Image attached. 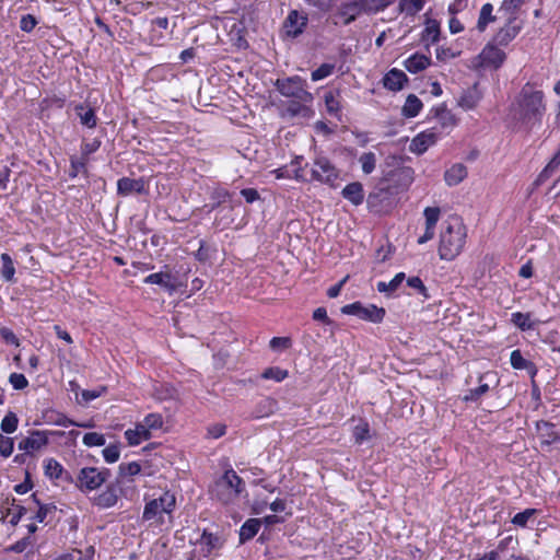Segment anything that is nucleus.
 <instances>
[{
	"label": "nucleus",
	"mask_w": 560,
	"mask_h": 560,
	"mask_svg": "<svg viewBox=\"0 0 560 560\" xmlns=\"http://www.w3.org/2000/svg\"><path fill=\"white\" fill-rule=\"evenodd\" d=\"M13 450L14 440L0 433V455L2 457H9L12 455Z\"/></svg>",
	"instance_id": "nucleus-53"
},
{
	"label": "nucleus",
	"mask_w": 560,
	"mask_h": 560,
	"mask_svg": "<svg viewBox=\"0 0 560 560\" xmlns=\"http://www.w3.org/2000/svg\"><path fill=\"white\" fill-rule=\"evenodd\" d=\"M109 477L110 470L107 468L84 467L77 476L75 486L81 491H92L98 489Z\"/></svg>",
	"instance_id": "nucleus-6"
},
{
	"label": "nucleus",
	"mask_w": 560,
	"mask_h": 560,
	"mask_svg": "<svg viewBox=\"0 0 560 560\" xmlns=\"http://www.w3.org/2000/svg\"><path fill=\"white\" fill-rule=\"evenodd\" d=\"M142 423L151 432V430H155L162 427V416L159 413H149L144 417Z\"/></svg>",
	"instance_id": "nucleus-54"
},
{
	"label": "nucleus",
	"mask_w": 560,
	"mask_h": 560,
	"mask_svg": "<svg viewBox=\"0 0 560 560\" xmlns=\"http://www.w3.org/2000/svg\"><path fill=\"white\" fill-rule=\"evenodd\" d=\"M102 144L98 138H94L92 141H83L81 144V155L89 159L91 154L96 152Z\"/></svg>",
	"instance_id": "nucleus-52"
},
{
	"label": "nucleus",
	"mask_w": 560,
	"mask_h": 560,
	"mask_svg": "<svg viewBox=\"0 0 560 560\" xmlns=\"http://www.w3.org/2000/svg\"><path fill=\"white\" fill-rule=\"evenodd\" d=\"M537 431L541 438V444L550 445L560 441V433L556 431V425L547 421L537 423Z\"/></svg>",
	"instance_id": "nucleus-22"
},
{
	"label": "nucleus",
	"mask_w": 560,
	"mask_h": 560,
	"mask_svg": "<svg viewBox=\"0 0 560 560\" xmlns=\"http://www.w3.org/2000/svg\"><path fill=\"white\" fill-rule=\"evenodd\" d=\"M176 500L174 494L165 492L158 499L149 501L143 510V521L153 522L158 525L164 523V514H171L175 508Z\"/></svg>",
	"instance_id": "nucleus-4"
},
{
	"label": "nucleus",
	"mask_w": 560,
	"mask_h": 560,
	"mask_svg": "<svg viewBox=\"0 0 560 560\" xmlns=\"http://www.w3.org/2000/svg\"><path fill=\"white\" fill-rule=\"evenodd\" d=\"M408 81L406 73L401 70L393 68L383 78V85L389 91H400Z\"/></svg>",
	"instance_id": "nucleus-17"
},
{
	"label": "nucleus",
	"mask_w": 560,
	"mask_h": 560,
	"mask_svg": "<svg viewBox=\"0 0 560 560\" xmlns=\"http://www.w3.org/2000/svg\"><path fill=\"white\" fill-rule=\"evenodd\" d=\"M269 347L273 351L285 350L291 347V339L289 337H273Z\"/></svg>",
	"instance_id": "nucleus-60"
},
{
	"label": "nucleus",
	"mask_w": 560,
	"mask_h": 560,
	"mask_svg": "<svg viewBox=\"0 0 560 560\" xmlns=\"http://www.w3.org/2000/svg\"><path fill=\"white\" fill-rule=\"evenodd\" d=\"M306 102L299 100L292 101L288 104L287 112L292 116H307L310 108L305 105Z\"/></svg>",
	"instance_id": "nucleus-46"
},
{
	"label": "nucleus",
	"mask_w": 560,
	"mask_h": 560,
	"mask_svg": "<svg viewBox=\"0 0 560 560\" xmlns=\"http://www.w3.org/2000/svg\"><path fill=\"white\" fill-rule=\"evenodd\" d=\"M279 93L285 97H292L300 102H312L313 95L305 89L306 83L299 75L287 79H278L275 83Z\"/></svg>",
	"instance_id": "nucleus-5"
},
{
	"label": "nucleus",
	"mask_w": 560,
	"mask_h": 560,
	"mask_svg": "<svg viewBox=\"0 0 560 560\" xmlns=\"http://www.w3.org/2000/svg\"><path fill=\"white\" fill-rule=\"evenodd\" d=\"M489 385L480 384L477 388L469 389L468 393L464 396L465 401H477L482 395L488 393Z\"/></svg>",
	"instance_id": "nucleus-56"
},
{
	"label": "nucleus",
	"mask_w": 560,
	"mask_h": 560,
	"mask_svg": "<svg viewBox=\"0 0 560 560\" xmlns=\"http://www.w3.org/2000/svg\"><path fill=\"white\" fill-rule=\"evenodd\" d=\"M480 100H481V93L478 90V83H475L472 86L463 91L462 95L457 100V104L463 109L469 110V109L475 108Z\"/></svg>",
	"instance_id": "nucleus-18"
},
{
	"label": "nucleus",
	"mask_w": 560,
	"mask_h": 560,
	"mask_svg": "<svg viewBox=\"0 0 560 560\" xmlns=\"http://www.w3.org/2000/svg\"><path fill=\"white\" fill-rule=\"evenodd\" d=\"M422 108V102L415 94H409L406 98L402 107V114L405 117H416Z\"/></svg>",
	"instance_id": "nucleus-33"
},
{
	"label": "nucleus",
	"mask_w": 560,
	"mask_h": 560,
	"mask_svg": "<svg viewBox=\"0 0 560 560\" xmlns=\"http://www.w3.org/2000/svg\"><path fill=\"white\" fill-rule=\"evenodd\" d=\"M545 110L542 91H536L526 84L517 97L516 105L512 108V114L514 119L520 120L527 128H532L541 122Z\"/></svg>",
	"instance_id": "nucleus-1"
},
{
	"label": "nucleus",
	"mask_w": 560,
	"mask_h": 560,
	"mask_svg": "<svg viewBox=\"0 0 560 560\" xmlns=\"http://www.w3.org/2000/svg\"><path fill=\"white\" fill-rule=\"evenodd\" d=\"M74 112L80 118L81 125L90 129L95 128L97 125V117L94 108L83 103L74 105Z\"/></svg>",
	"instance_id": "nucleus-20"
},
{
	"label": "nucleus",
	"mask_w": 560,
	"mask_h": 560,
	"mask_svg": "<svg viewBox=\"0 0 560 560\" xmlns=\"http://www.w3.org/2000/svg\"><path fill=\"white\" fill-rule=\"evenodd\" d=\"M89 163V159L84 158L80 154V156H71L70 158V170L69 176L71 178H75L79 174H84L88 177V168L86 165Z\"/></svg>",
	"instance_id": "nucleus-32"
},
{
	"label": "nucleus",
	"mask_w": 560,
	"mask_h": 560,
	"mask_svg": "<svg viewBox=\"0 0 560 560\" xmlns=\"http://www.w3.org/2000/svg\"><path fill=\"white\" fill-rule=\"evenodd\" d=\"M289 373L287 370H283L279 366H271L266 369L261 377L265 380H273L275 382H282L288 377Z\"/></svg>",
	"instance_id": "nucleus-41"
},
{
	"label": "nucleus",
	"mask_w": 560,
	"mask_h": 560,
	"mask_svg": "<svg viewBox=\"0 0 560 560\" xmlns=\"http://www.w3.org/2000/svg\"><path fill=\"white\" fill-rule=\"evenodd\" d=\"M467 237V230L462 219L452 217L445 221V228L440 234L438 253L443 260H453L463 250Z\"/></svg>",
	"instance_id": "nucleus-2"
},
{
	"label": "nucleus",
	"mask_w": 560,
	"mask_h": 560,
	"mask_svg": "<svg viewBox=\"0 0 560 560\" xmlns=\"http://www.w3.org/2000/svg\"><path fill=\"white\" fill-rule=\"evenodd\" d=\"M339 178V171L325 156L315 159L312 167V179L329 186H334Z\"/></svg>",
	"instance_id": "nucleus-8"
},
{
	"label": "nucleus",
	"mask_w": 560,
	"mask_h": 560,
	"mask_svg": "<svg viewBox=\"0 0 560 560\" xmlns=\"http://www.w3.org/2000/svg\"><path fill=\"white\" fill-rule=\"evenodd\" d=\"M425 4V0H400L398 3L399 13L413 16L420 12Z\"/></svg>",
	"instance_id": "nucleus-31"
},
{
	"label": "nucleus",
	"mask_w": 560,
	"mask_h": 560,
	"mask_svg": "<svg viewBox=\"0 0 560 560\" xmlns=\"http://www.w3.org/2000/svg\"><path fill=\"white\" fill-rule=\"evenodd\" d=\"M524 0H504L499 9L506 18L514 16L516 10L523 4Z\"/></svg>",
	"instance_id": "nucleus-50"
},
{
	"label": "nucleus",
	"mask_w": 560,
	"mask_h": 560,
	"mask_svg": "<svg viewBox=\"0 0 560 560\" xmlns=\"http://www.w3.org/2000/svg\"><path fill=\"white\" fill-rule=\"evenodd\" d=\"M466 166L462 163H457L445 172L444 179L448 186H455L463 182L466 178Z\"/></svg>",
	"instance_id": "nucleus-29"
},
{
	"label": "nucleus",
	"mask_w": 560,
	"mask_h": 560,
	"mask_svg": "<svg viewBox=\"0 0 560 560\" xmlns=\"http://www.w3.org/2000/svg\"><path fill=\"white\" fill-rule=\"evenodd\" d=\"M339 91H329L325 94V105L328 114L337 116L340 112Z\"/></svg>",
	"instance_id": "nucleus-37"
},
{
	"label": "nucleus",
	"mask_w": 560,
	"mask_h": 560,
	"mask_svg": "<svg viewBox=\"0 0 560 560\" xmlns=\"http://www.w3.org/2000/svg\"><path fill=\"white\" fill-rule=\"evenodd\" d=\"M435 112V117L439 119V121L443 125V126H451V125H454V117L453 115L451 114L450 110H447L445 107L441 106V107H436L434 109Z\"/></svg>",
	"instance_id": "nucleus-57"
},
{
	"label": "nucleus",
	"mask_w": 560,
	"mask_h": 560,
	"mask_svg": "<svg viewBox=\"0 0 560 560\" xmlns=\"http://www.w3.org/2000/svg\"><path fill=\"white\" fill-rule=\"evenodd\" d=\"M510 362L512 368L515 370H529L534 368L530 361L523 358L522 352L518 349L512 351Z\"/></svg>",
	"instance_id": "nucleus-39"
},
{
	"label": "nucleus",
	"mask_w": 560,
	"mask_h": 560,
	"mask_svg": "<svg viewBox=\"0 0 560 560\" xmlns=\"http://www.w3.org/2000/svg\"><path fill=\"white\" fill-rule=\"evenodd\" d=\"M106 440L104 434L98 432H89L83 435L84 445L91 446H103Z\"/></svg>",
	"instance_id": "nucleus-49"
},
{
	"label": "nucleus",
	"mask_w": 560,
	"mask_h": 560,
	"mask_svg": "<svg viewBox=\"0 0 560 560\" xmlns=\"http://www.w3.org/2000/svg\"><path fill=\"white\" fill-rule=\"evenodd\" d=\"M277 401L270 397L264 398L257 406L256 417H265L273 412Z\"/></svg>",
	"instance_id": "nucleus-44"
},
{
	"label": "nucleus",
	"mask_w": 560,
	"mask_h": 560,
	"mask_svg": "<svg viewBox=\"0 0 560 560\" xmlns=\"http://www.w3.org/2000/svg\"><path fill=\"white\" fill-rule=\"evenodd\" d=\"M143 282L147 284H158L166 290L170 294L176 292L179 287L176 277L170 271L151 273L144 278Z\"/></svg>",
	"instance_id": "nucleus-13"
},
{
	"label": "nucleus",
	"mask_w": 560,
	"mask_h": 560,
	"mask_svg": "<svg viewBox=\"0 0 560 560\" xmlns=\"http://www.w3.org/2000/svg\"><path fill=\"white\" fill-rule=\"evenodd\" d=\"M104 392H106V387H101L100 389H84L81 393L82 400L88 404L96 398H98Z\"/></svg>",
	"instance_id": "nucleus-64"
},
{
	"label": "nucleus",
	"mask_w": 560,
	"mask_h": 560,
	"mask_svg": "<svg viewBox=\"0 0 560 560\" xmlns=\"http://www.w3.org/2000/svg\"><path fill=\"white\" fill-rule=\"evenodd\" d=\"M198 542L201 545V553L205 557L209 556L213 550L222 547L221 538L217 534L210 533L207 529L202 532Z\"/></svg>",
	"instance_id": "nucleus-23"
},
{
	"label": "nucleus",
	"mask_w": 560,
	"mask_h": 560,
	"mask_svg": "<svg viewBox=\"0 0 560 560\" xmlns=\"http://www.w3.org/2000/svg\"><path fill=\"white\" fill-rule=\"evenodd\" d=\"M45 475L50 479H65L72 482L71 475L63 469L61 464L55 458H47L44 462Z\"/></svg>",
	"instance_id": "nucleus-19"
},
{
	"label": "nucleus",
	"mask_w": 560,
	"mask_h": 560,
	"mask_svg": "<svg viewBox=\"0 0 560 560\" xmlns=\"http://www.w3.org/2000/svg\"><path fill=\"white\" fill-rule=\"evenodd\" d=\"M512 322L515 326H517L522 330H528V329L533 328V324L530 323L529 314H524L521 312L513 313Z\"/></svg>",
	"instance_id": "nucleus-48"
},
{
	"label": "nucleus",
	"mask_w": 560,
	"mask_h": 560,
	"mask_svg": "<svg viewBox=\"0 0 560 560\" xmlns=\"http://www.w3.org/2000/svg\"><path fill=\"white\" fill-rule=\"evenodd\" d=\"M536 513L535 509H526L514 515L512 523L516 526L525 527L528 520Z\"/></svg>",
	"instance_id": "nucleus-55"
},
{
	"label": "nucleus",
	"mask_w": 560,
	"mask_h": 560,
	"mask_svg": "<svg viewBox=\"0 0 560 560\" xmlns=\"http://www.w3.org/2000/svg\"><path fill=\"white\" fill-rule=\"evenodd\" d=\"M32 499L38 505V511L34 516V520H36L39 523L45 522L47 515L54 512L56 510V506L51 504H42L40 501L37 499L36 493L32 494Z\"/></svg>",
	"instance_id": "nucleus-43"
},
{
	"label": "nucleus",
	"mask_w": 560,
	"mask_h": 560,
	"mask_svg": "<svg viewBox=\"0 0 560 560\" xmlns=\"http://www.w3.org/2000/svg\"><path fill=\"white\" fill-rule=\"evenodd\" d=\"M125 438L128 444L133 446L140 444L142 441L151 439V432L144 427V424L137 423L135 429H128L125 431Z\"/></svg>",
	"instance_id": "nucleus-25"
},
{
	"label": "nucleus",
	"mask_w": 560,
	"mask_h": 560,
	"mask_svg": "<svg viewBox=\"0 0 560 560\" xmlns=\"http://www.w3.org/2000/svg\"><path fill=\"white\" fill-rule=\"evenodd\" d=\"M36 25H37V20L32 14H25L20 20V28L23 32L30 33L35 28Z\"/></svg>",
	"instance_id": "nucleus-62"
},
{
	"label": "nucleus",
	"mask_w": 560,
	"mask_h": 560,
	"mask_svg": "<svg viewBox=\"0 0 560 560\" xmlns=\"http://www.w3.org/2000/svg\"><path fill=\"white\" fill-rule=\"evenodd\" d=\"M434 142L435 135L433 132H421L412 139L409 149L413 153L422 154Z\"/></svg>",
	"instance_id": "nucleus-24"
},
{
	"label": "nucleus",
	"mask_w": 560,
	"mask_h": 560,
	"mask_svg": "<svg viewBox=\"0 0 560 560\" xmlns=\"http://www.w3.org/2000/svg\"><path fill=\"white\" fill-rule=\"evenodd\" d=\"M141 471V466L138 462L121 463L118 467V476L121 480L133 477Z\"/></svg>",
	"instance_id": "nucleus-38"
},
{
	"label": "nucleus",
	"mask_w": 560,
	"mask_h": 560,
	"mask_svg": "<svg viewBox=\"0 0 560 560\" xmlns=\"http://www.w3.org/2000/svg\"><path fill=\"white\" fill-rule=\"evenodd\" d=\"M1 261H2V268H1V277L7 282H13L14 281V275H15V268L13 265V260L11 256L7 253L1 254Z\"/></svg>",
	"instance_id": "nucleus-35"
},
{
	"label": "nucleus",
	"mask_w": 560,
	"mask_h": 560,
	"mask_svg": "<svg viewBox=\"0 0 560 560\" xmlns=\"http://www.w3.org/2000/svg\"><path fill=\"white\" fill-rule=\"evenodd\" d=\"M18 425H19L18 416L14 412L9 411L2 419L0 428H1L2 432L7 433V434H11L16 431Z\"/></svg>",
	"instance_id": "nucleus-40"
},
{
	"label": "nucleus",
	"mask_w": 560,
	"mask_h": 560,
	"mask_svg": "<svg viewBox=\"0 0 560 560\" xmlns=\"http://www.w3.org/2000/svg\"><path fill=\"white\" fill-rule=\"evenodd\" d=\"M341 195L353 206H359L364 200L363 185L359 182L350 183L342 189Z\"/></svg>",
	"instance_id": "nucleus-21"
},
{
	"label": "nucleus",
	"mask_w": 560,
	"mask_h": 560,
	"mask_svg": "<svg viewBox=\"0 0 560 560\" xmlns=\"http://www.w3.org/2000/svg\"><path fill=\"white\" fill-rule=\"evenodd\" d=\"M362 13L363 11L359 0H345L338 7L335 16L340 19L343 25H349Z\"/></svg>",
	"instance_id": "nucleus-11"
},
{
	"label": "nucleus",
	"mask_w": 560,
	"mask_h": 560,
	"mask_svg": "<svg viewBox=\"0 0 560 560\" xmlns=\"http://www.w3.org/2000/svg\"><path fill=\"white\" fill-rule=\"evenodd\" d=\"M340 311L342 314L353 315L362 320L374 324L383 322L386 314L383 307H378L374 304L363 305L359 301L342 306Z\"/></svg>",
	"instance_id": "nucleus-7"
},
{
	"label": "nucleus",
	"mask_w": 560,
	"mask_h": 560,
	"mask_svg": "<svg viewBox=\"0 0 560 560\" xmlns=\"http://www.w3.org/2000/svg\"><path fill=\"white\" fill-rule=\"evenodd\" d=\"M522 26L515 16H509L508 23L494 35L492 42L499 46H508L520 33Z\"/></svg>",
	"instance_id": "nucleus-12"
},
{
	"label": "nucleus",
	"mask_w": 560,
	"mask_h": 560,
	"mask_svg": "<svg viewBox=\"0 0 560 560\" xmlns=\"http://www.w3.org/2000/svg\"><path fill=\"white\" fill-rule=\"evenodd\" d=\"M362 7V11L364 14H375L381 12V1L380 0H359Z\"/></svg>",
	"instance_id": "nucleus-59"
},
{
	"label": "nucleus",
	"mask_w": 560,
	"mask_h": 560,
	"mask_svg": "<svg viewBox=\"0 0 560 560\" xmlns=\"http://www.w3.org/2000/svg\"><path fill=\"white\" fill-rule=\"evenodd\" d=\"M117 488L113 485L107 486L106 490L103 491L94 499V504L102 509H108L117 503Z\"/></svg>",
	"instance_id": "nucleus-27"
},
{
	"label": "nucleus",
	"mask_w": 560,
	"mask_h": 560,
	"mask_svg": "<svg viewBox=\"0 0 560 560\" xmlns=\"http://www.w3.org/2000/svg\"><path fill=\"white\" fill-rule=\"evenodd\" d=\"M441 210L439 207H427L423 211L425 218V226L428 230H435V225L440 219Z\"/></svg>",
	"instance_id": "nucleus-42"
},
{
	"label": "nucleus",
	"mask_w": 560,
	"mask_h": 560,
	"mask_svg": "<svg viewBox=\"0 0 560 560\" xmlns=\"http://www.w3.org/2000/svg\"><path fill=\"white\" fill-rule=\"evenodd\" d=\"M307 22V15L302 14L298 10H291L283 22V31L285 36L296 38L304 32Z\"/></svg>",
	"instance_id": "nucleus-10"
},
{
	"label": "nucleus",
	"mask_w": 560,
	"mask_h": 560,
	"mask_svg": "<svg viewBox=\"0 0 560 560\" xmlns=\"http://www.w3.org/2000/svg\"><path fill=\"white\" fill-rule=\"evenodd\" d=\"M370 429L366 422H362L354 427L353 436L357 444H362L365 440L370 438L369 435Z\"/></svg>",
	"instance_id": "nucleus-51"
},
{
	"label": "nucleus",
	"mask_w": 560,
	"mask_h": 560,
	"mask_svg": "<svg viewBox=\"0 0 560 560\" xmlns=\"http://www.w3.org/2000/svg\"><path fill=\"white\" fill-rule=\"evenodd\" d=\"M9 382L13 386L14 389L21 390L27 387L28 381L24 376V374L21 373H12L9 376Z\"/></svg>",
	"instance_id": "nucleus-61"
},
{
	"label": "nucleus",
	"mask_w": 560,
	"mask_h": 560,
	"mask_svg": "<svg viewBox=\"0 0 560 560\" xmlns=\"http://www.w3.org/2000/svg\"><path fill=\"white\" fill-rule=\"evenodd\" d=\"M210 200L211 203L203 207L208 212L214 211L226 202L230 203L229 212H232L234 209L232 194L222 187H217L210 192Z\"/></svg>",
	"instance_id": "nucleus-16"
},
{
	"label": "nucleus",
	"mask_w": 560,
	"mask_h": 560,
	"mask_svg": "<svg viewBox=\"0 0 560 560\" xmlns=\"http://www.w3.org/2000/svg\"><path fill=\"white\" fill-rule=\"evenodd\" d=\"M492 11L493 7L491 3H486L481 7L477 22V30L479 32H483L489 23L495 21V15L492 14Z\"/></svg>",
	"instance_id": "nucleus-34"
},
{
	"label": "nucleus",
	"mask_w": 560,
	"mask_h": 560,
	"mask_svg": "<svg viewBox=\"0 0 560 560\" xmlns=\"http://www.w3.org/2000/svg\"><path fill=\"white\" fill-rule=\"evenodd\" d=\"M405 278L404 272H398L389 282L380 281L376 285L377 291L381 293H393L402 283Z\"/></svg>",
	"instance_id": "nucleus-36"
},
{
	"label": "nucleus",
	"mask_w": 560,
	"mask_h": 560,
	"mask_svg": "<svg viewBox=\"0 0 560 560\" xmlns=\"http://www.w3.org/2000/svg\"><path fill=\"white\" fill-rule=\"evenodd\" d=\"M408 287L418 290V292L424 298H429L428 289L423 284L422 280L419 277H410L407 279Z\"/></svg>",
	"instance_id": "nucleus-63"
},
{
	"label": "nucleus",
	"mask_w": 560,
	"mask_h": 560,
	"mask_svg": "<svg viewBox=\"0 0 560 560\" xmlns=\"http://www.w3.org/2000/svg\"><path fill=\"white\" fill-rule=\"evenodd\" d=\"M334 70V63H323L316 70L312 71L311 78L313 81H319L332 74Z\"/></svg>",
	"instance_id": "nucleus-47"
},
{
	"label": "nucleus",
	"mask_w": 560,
	"mask_h": 560,
	"mask_svg": "<svg viewBox=\"0 0 560 560\" xmlns=\"http://www.w3.org/2000/svg\"><path fill=\"white\" fill-rule=\"evenodd\" d=\"M102 453H103V457H104L105 462H107L109 464L116 463L119 459V455H120L119 447L116 444L108 445L107 447H105L103 450Z\"/></svg>",
	"instance_id": "nucleus-58"
},
{
	"label": "nucleus",
	"mask_w": 560,
	"mask_h": 560,
	"mask_svg": "<svg viewBox=\"0 0 560 560\" xmlns=\"http://www.w3.org/2000/svg\"><path fill=\"white\" fill-rule=\"evenodd\" d=\"M145 179L144 178H129V177H121L117 182V194L120 196H128L130 194H145Z\"/></svg>",
	"instance_id": "nucleus-15"
},
{
	"label": "nucleus",
	"mask_w": 560,
	"mask_h": 560,
	"mask_svg": "<svg viewBox=\"0 0 560 560\" xmlns=\"http://www.w3.org/2000/svg\"><path fill=\"white\" fill-rule=\"evenodd\" d=\"M431 63V59L422 54H413L407 58L404 66L410 73H418L427 69Z\"/></svg>",
	"instance_id": "nucleus-26"
},
{
	"label": "nucleus",
	"mask_w": 560,
	"mask_h": 560,
	"mask_svg": "<svg viewBox=\"0 0 560 560\" xmlns=\"http://www.w3.org/2000/svg\"><path fill=\"white\" fill-rule=\"evenodd\" d=\"M243 486L242 478L233 469H229L215 480L211 493L222 503H229L238 497L243 491Z\"/></svg>",
	"instance_id": "nucleus-3"
},
{
	"label": "nucleus",
	"mask_w": 560,
	"mask_h": 560,
	"mask_svg": "<svg viewBox=\"0 0 560 560\" xmlns=\"http://www.w3.org/2000/svg\"><path fill=\"white\" fill-rule=\"evenodd\" d=\"M48 444V435L45 431L34 430L28 436L22 439L19 442V450L31 454L34 451H38Z\"/></svg>",
	"instance_id": "nucleus-14"
},
{
	"label": "nucleus",
	"mask_w": 560,
	"mask_h": 560,
	"mask_svg": "<svg viewBox=\"0 0 560 560\" xmlns=\"http://www.w3.org/2000/svg\"><path fill=\"white\" fill-rule=\"evenodd\" d=\"M260 526V518H248L240 528V544H245L254 538Z\"/></svg>",
	"instance_id": "nucleus-28"
},
{
	"label": "nucleus",
	"mask_w": 560,
	"mask_h": 560,
	"mask_svg": "<svg viewBox=\"0 0 560 560\" xmlns=\"http://www.w3.org/2000/svg\"><path fill=\"white\" fill-rule=\"evenodd\" d=\"M424 43L435 44L440 39V23L434 19H427L424 30L421 34Z\"/></svg>",
	"instance_id": "nucleus-30"
},
{
	"label": "nucleus",
	"mask_w": 560,
	"mask_h": 560,
	"mask_svg": "<svg viewBox=\"0 0 560 560\" xmlns=\"http://www.w3.org/2000/svg\"><path fill=\"white\" fill-rule=\"evenodd\" d=\"M359 161L364 174H371L375 170L376 156L373 152H364Z\"/></svg>",
	"instance_id": "nucleus-45"
},
{
	"label": "nucleus",
	"mask_w": 560,
	"mask_h": 560,
	"mask_svg": "<svg viewBox=\"0 0 560 560\" xmlns=\"http://www.w3.org/2000/svg\"><path fill=\"white\" fill-rule=\"evenodd\" d=\"M479 66L483 68L499 69L506 59L505 52L493 42L488 43L478 55Z\"/></svg>",
	"instance_id": "nucleus-9"
}]
</instances>
